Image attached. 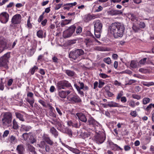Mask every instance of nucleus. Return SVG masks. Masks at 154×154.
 <instances>
[{
    "mask_svg": "<svg viewBox=\"0 0 154 154\" xmlns=\"http://www.w3.org/2000/svg\"><path fill=\"white\" fill-rule=\"evenodd\" d=\"M125 27L123 24L119 22L112 23L109 27L108 31L113 35L115 38L122 37Z\"/></svg>",
    "mask_w": 154,
    "mask_h": 154,
    "instance_id": "obj_1",
    "label": "nucleus"
},
{
    "mask_svg": "<svg viewBox=\"0 0 154 154\" xmlns=\"http://www.w3.org/2000/svg\"><path fill=\"white\" fill-rule=\"evenodd\" d=\"M0 120V126L4 128H6L12 125V115L10 112H3L1 115Z\"/></svg>",
    "mask_w": 154,
    "mask_h": 154,
    "instance_id": "obj_2",
    "label": "nucleus"
},
{
    "mask_svg": "<svg viewBox=\"0 0 154 154\" xmlns=\"http://www.w3.org/2000/svg\"><path fill=\"white\" fill-rule=\"evenodd\" d=\"M56 87L58 91L61 89H64L66 88L70 90H73L71 84L68 81L63 80L58 81L56 84Z\"/></svg>",
    "mask_w": 154,
    "mask_h": 154,
    "instance_id": "obj_3",
    "label": "nucleus"
},
{
    "mask_svg": "<svg viewBox=\"0 0 154 154\" xmlns=\"http://www.w3.org/2000/svg\"><path fill=\"white\" fill-rule=\"evenodd\" d=\"M10 52H8L5 54L0 58V66L3 67L5 69H8V60L10 57Z\"/></svg>",
    "mask_w": 154,
    "mask_h": 154,
    "instance_id": "obj_4",
    "label": "nucleus"
},
{
    "mask_svg": "<svg viewBox=\"0 0 154 154\" xmlns=\"http://www.w3.org/2000/svg\"><path fill=\"white\" fill-rule=\"evenodd\" d=\"M76 28V24H75L71 26L68 29L63 32V36L64 38H67L71 36L74 33L75 35H76L75 31Z\"/></svg>",
    "mask_w": 154,
    "mask_h": 154,
    "instance_id": "obj_5",
    "label": "nucleus"
},
{
    "mask_svg": "<svg viewBox=\"0 0 154 154\" xmlns=\"http://www.w3.org/2000/svg\"><path fill=\"white\" fill-rule=\"evenodd\" d=\"M84 53V51L81 49H77L74 51H71L69 54L70 58H72L74 60L76 59L79 60V57L83 55Z\"/></svg>",
    "mask_w": 154,
    "mask_h": 154,
    "instance_id": "obj_6",
    "label": "nucleus"
},
{
    "mask_svg": "<svg viewBox=\"0 0 154 154\" xmlns=\"http://www.w3.org/2000/svg\"><path fill=\"white\" fill-rule=\"evenodd\" d=\"M67 99L71 103H78L82 102L81 98L75 93L70 94L67 96Z\"/></svg>",
    "mask_w": 154,
    "mask_h": 154,
    "instance_id": "obj_7",
    "label": "nucleus"
},
{
    "mask_svg": "<svg viewBox=\"0 0 154 154\" xmlns=\"http://www.w3.org/2000/svg\"><path fill=\"white\" fill-rule=\"evenodd\" d=\"M106 138L105 134L102 132L95 135L94 140L97 143L100 144L104 142L106 139Z\"/></svg>",
    "mask_w": 154,
    "mask_h": 154,
    "instance_id": "obj_8",
    "label": "nucleus"
},
{
    "mask_svg": "<svg viewBox=\"0 0 154 154\" xmlns=\"http://www.w3.org/2000/svg\"><path fill=\"white\" fill-rule=\"evenodd\" d=\"M11 45L10 44H7L5 39L3 37H0V53L3 51V48L7 49L9 50L12 49H10L9 48H11Z\"/></svg>",
    "mask_w": 154,
    "mask_h": 154,
    "instance_id": "obj_9",
    "label": "nucleus"
},
{
    "mask_svg": "<svg viewBox=\"0 0 154 154\" xmlns=\"http://www.w3.org/2000/svg\"><path fill=\"white\" fill-rule=\"evenodd\" d=\"M9 15L6 12H3L0 14V21L3 23L5 24L8 21Z\"/></svg>",
    "mask_w": 154,
    "mask_h": 154,
    "instance_id": "obj_10",
    "label": "nucleus"
},
{
    "mask_svg": "<svg viewBox=\"0 0 154 154\" xmlns=\"http://www.w3.org/2000/svg\"><path fill=\"white\" fill-rule=\"evenodd\" d=\"M21 16L20 14H16L14 15L11 20L12 23L14 24H17L20 23L21 21Z\"/></svg>",
    "mask_w": 154,
    "mask_h": 154,
    "instance_id": "obj_11",
    "label": "nucleus"
},
{
    "mask_svg": "<svg viewBox=\"0 0 154 154\" xmlns=\"http://www.w3.org/2000/svg\"><path fill=\"white\" fill-rule=\"evenodd\" d=\"M98 15L96 14H92L91 15L88 14L85 15L83 17V19L85 22H88L91 20L94 19L95 18L98 17Z\"/></svg>",
    "mask_w": 154,
    "mask_h": 154,
    "instance_id": "obj_12",
    "label": "nucleus"
},
{
    "mask_svg": "<svg viewBox=\"0 0 154 154\" xmlns=\"http://www.w3.org/2000/svg\"><path fill=\"white\" fill-rule=\"evenodd\" d=\"M76 115L80 121L84 123L87 122V119L84 114L82 112H77Z\"/></svg>",
    "mask_w": 154,
    "mask_h": 154,
    "instance_id": "obj_13",
    "label": "nucleus"
},
{
    "mask_svg": "<svg viewBox=\"0 0 154 154\" xmlns=\"http://www.w3.org/2000/svg\"><path fill=\"white\" fill-rule=\"evenodd\" d=\"M87 121L88 125H92L94 127L98 126V125L99 124V123L91 116L88 118Z\"/></svg>",
    "mask_w": 154,
    "mask_h": 154,
    "instance_id": "obj_14",
    "label": "nucleus"
},
{
    "mask_svg": "<svg viewBox=\"0 0 154 154\" xmlns=\"http://www.w3.org/2000/svg\"><path fill=\"white\" fill-rule=\"evenodd\" d=\"M94 22V31H100L102 27V24L99 20H97Z\"/></svg>",
    "mask_w": 154,
    "mask_h": 154,
    "instance_id": "obj_15",
    "label": "nucleus"
},
{
    "mask_svg": "<svg viewBox=\"0 0 154 154\" xmlns=\"http://www.w3.org/2000/svg\"><path fill=\"white\" fill-rule=\"evenodd\" d=\"M109 144L112 149L114 151H119V150H123V149L121 148L117 144H114L111 141L109 142Z\"/></svg>",
    "mask_w": 154,
    "mask_h": 154,
    "instance_id": "obj_16",
    "label": "nucleus"
},
{
    "mask_svg": "<svg viewBox=\"0 0 154 154\" xmlns=\"http://www.w3.org/2000/svg\"><path fill=\"white\" fill-rule=\"evenodd\" d=\"M84 42L87 47H90L94 45V39L92 38H87L84 40Z\"/></svg>",
    "mask_w": 154,
    "mask_h": 154,
    "instance_id": "obj_17",
    "label": "nucleus"
},
{
    "mask_svg": "<svg viewBox=\"0 0 154 154\" xmlns=\"http://www.w3.org/2000/svg\"><path fill=\"white\" fill-rule=\"evenodd\" d=\"M16 150L18 154H24L25 148L24 146L22 144L17 145Z\"/></svg>",
    "mask_w": 154,
    "mask_h": 154,
    "instance_id": "obj_18",
    "label": "nucleus"
},
{
    "mask_svg": "<svg viewBox=\"0 0 154 154\" xmlns=\"http://www.w3.org/2000/svg\"><path fill=\"white\" fill-rule=\"evenodd\" d=\"M42 139L44 141L50 145H52L53 144V142L51 139L48 135L45 134H43L42 136Z\"/></svg>",
    "mask_w": 154,
    "mask_h": 154,
    "instance_id": "obj_19",
    "label": "nucleus"
},
{
    "mask_svg": "<svg viewBox=\"0 0 154 154\" xmlns=\"http://www.w3.org/2000/svg\"><path fill=\"white\" fill-rule=\"evenodd\" d=\"M62 144L64 146L68 148L69 150L72 152L76 154H79L80 153V151L78 149L76 148H74L70 147L68 145L63 143H62Z\"/></svg>",
    "mask_w": 154,
    "mask_h": 154,
    "instance_id": "obj_20",
    "label": "nucleus"
},
{
    "mask_svg": "<svg viewBox=\"0 0 154 154\" xmlns=\"http://www.w3.org/2000/svg\"><path fill=\"white\" fill-rule=\"evenodd\" d=\"M107 106L109 107H117L120 108H123L125 107V106H123L121 105H120L119 103H116L114 101H111L108 102Z\"/></svg>",
    "mask_w": 154,
    "mask_h": 154,
    "instance_id": "obj_21",
    "label": "nucleus"
},
{
    "mask_svg": "<svg viewBox=\"0 0 154 154\" xmlns=\"http://www.w3.org/2000/svg\"><path fill=\"white\" fill-rule=\"evenodd\" d=\"M50 132L55 137L57 138L58 135V132L54 127H52L49 130Z\"/></svg>",
    "mask_w": 154,
    "mask_h": 154,
    "instance_id": "obj_22",
    "label": "nucleus"
},
{
    "mask_svg": "<svg viewBox=\"0 0 154 154\" xmlns=\"http://www.w3.org/2000/svg\"><path fill=\"white\" fill-rule=\"evenodd\" d=\"M31 128V127L29 125H22L20 128V131H29Z\"/></svg>",
    "mask_w": 154,
    "mask_h": 154,
    "instance_id": "obj_23",
    "label": "nucleus"
},
{
    "mask_svg": "<svg viewBox=\"0 0 154 154\" xmlns=\"http://www.w3.org/2000/svg\"><path fill=\"white\" fill-rule=\"evenodd\" d=\"M27 149L28 151L30 152L32 154H37L35 148L32 146L30 144L28 145Z\"/></svg>",
    "mask_w": 154,
    "mask_h": 154,
    "instance_id": "obj_24",
    "label": "nucleus"
},
{
    "mask_svg": "<svg viewBox=\"0 0 154 154\" xmlns=\"http://www.w3.org/2000/svg\"><path fill=\"white\" fill-rule=\"evenodd\" d=\"M64 72L68 76L70 77H73L75 74V72L69 69H65Z\"/></svg>",
    "mask_w": 154,
    "mask_h": 154,
    "instance_id": "obj_25",
    "label": "nucleus"
},
{
    "mask_svg": "<svg viewBox=\"0 0 154 154\" xmlns=\"http://www.w3.org/2000/svg\"><path fill=\"white\" fill-rule=\"evenodd\" d=\"M49 109L50 110L49 114L50 116L54 118H56V115L55 113H54V108L51 106L49 105Z\"/></svg>",
    "mask_w": 154,
    "mask_h": 154,
    "instance_id": "obj_26",
    "label": "nucleus"
},
{
    "mask_svg": "<svg viewBox=\"0 0 154 154\" xmlns=\"http://www.w3.org/2000/svg\"><path fill=\"white\" fill-rule=\"evenodd\" d=\"M43 33L44 32L43 31L40 29L37 32L36 35L38 38H42L44 37H45L46 32H45L44 33V35Z\"/></svg>",
    "mask_w": 154,
    "mask_h": 154,
    "instance_id": "obj_27",
    "label": "nucleus"
},
{
    "mask_svg": "<svg viewBox=\"0 0 154 154\" xmlns=\"http://www.w3.org/2000/svg\"><path fill=\"white\" fill-rule=\"evenodd\" d=\"M74 86L76 89L78 94L80 95L81 97L84 96V93L81 90V89H82L79 88V86L76 83H75L74 84Z\"/></svg>",
    "mask_w": 154,
    "mask_h": 154,
    "instance_id": "obj_28",
    "label": "nucleus"
},
{
    "mask_svg": "<svg viewBox=\"0 0 154 154\" xmlns=\"http://www.w3.org/2000/svg\"><path fill=\"white\" fill-rule=\"evenodd\" d=\"M109 14L113 16L121 14L122 12L119 11L118 10H110L108 12Z\"/></svg>",
    "mask_w": 154,
    "mask_h": 154,
    "instance_id": "obj_29",
    "label": "nucleus"
},
{
    "mask_svg": "<svg viewBox=\"0 0 154 154\" xmlns=\"http://www.w3.org/2000/svg\"><path fill=\"white\" fill-rule=\"evenodd\" d=\"M15 114L16 118L20 121L22 122H24L25 121L24 116L23 115L18 112H15Z\"/></svg>",
    "mask_w": 154,
    "mask_h": 154,
    "instance_id": "obj_30",
    "label": "nucleus"
},
{
    "mask_svg": "<svg viewBox=\"0 0 154 154\" xmlns=\"http://www.w3.org/2000/svg\"><path fill=\"white\" fill-rule=\"evenodd\" d=\"M12 122L13 125L12 128L13 129L15 130H17L19 128V126L18 122L16 119H14L12 121Z\"/></svg>",
    "mask_w": 154,
    "mask_h": 154,
    "instance_id": "obj_31",
    "label": "nucleus"
},
{
    "mask_svg": "<svg viewBox=\"0 0 154 154\" xmlns=\"http://www.w3.org/2000/svg\"><path fill=\"white\" fill-rule=\"evenodd\" d=\"M58 96L62 98H65L66 97L65 91L60 90L58 91Z\"/></svg>",
    "mask_w": 154,
    "mask_h": 154,
    "instance_id": "obj_32",
    "label": "nucleus"
},
{
    "mask_svg": "<svg viewBox=\"0 0 154 154\" xmlns=\"http://www.w3.org/2000/svg\"><path fill=\"white\" fill-rule=\"evenodd\" d=\"M26 101L28 102L32 107H33V104L34 103V98L27 97L26 98Z\"/></svg>",
    "mask_w": 154,
    "mask_h": 154,
    "instance_id": "obj_33",
    "label": "nucleus"
},
{
    "mask_svg": "<svg viewBox=\"0 0 154 154\" xmlns=\"http://www.w3.org/2000/svg\"><path fill=\"white\" fill-rule=\"evenodd\" d=\"M81 135L83 139H85L90 136V133L88 131L82 132Z\"/></svg>",
    "mask_w": 154,
    "mask_h": 154,
    "instance_id": "obj_34",
    "label": "nucleus"
},
{
    "mask_svg": "<svg viewBox=\"0 0 154 154\" xmlns=\"http://www.w3.org/2000/svg\"><path fill=\"white\" fill-rule=\"evenodd\" d=\"M94 50L101 51H106V50L103 47L96 46L94 48Z\"/></svg>",
    "mask_w": 154,
    "mask_h": 154,
    "instance_id": "obj_35",
    "label": "nucleus"
},
{
    "mask_svg": "<svg viewBox=\"0 0 154 154\" xmlns=\"http://www.w3.org/2000/svg\"><path fill=\"white\" fill-rule=\"evenodd\" d=\"M38 69V67L36 66H34L33 67L30 69L29 72L32 75H33L34 74L35 72Z\"/></svg>",
    "mask_w": 154,
    "mask_h": 154,
    "instance_id": "obj_36",
    "label": "nucleus"
},
{
    "mask_svg": "<svg viewBox=\"0 0 154 154\" xmlns=\"http://www.w3.org/2000/svg\"><path fill=\"white\" fill-rule=\"evenodd\" d=\"M37 145L41 149H45L46 144L44 141H42L40 142L39 144H38Z\"/></svg>",
    "mask_w": 154,
    "mask_h": 154,
    "instance_id": "obj_37",
    "label": "nucleus"
},
{
    "mask_svg": "<svg viewBox=\"0 0 154 154\" xmlns=\"http://www.w3.org/2000/svg\"><path fill=\"white\" fill-rule=\"evenodd\" d=\"M137 63L135 60L131 61L130 63V66L133 68H137Z\"/></svg>",
    "mask_w": 154,
    "mask_h": 154,
    "instance_id": "obj_38",
    "label": "nucleus"
},
{
    "mask_svg": "<svg viewBox=\"0 0 154 154\" xmlns=\"http://www.w3.org/2000/svg\"><path fill=\"white\" fill-rule=\"evenodd\" d=\"M76 35H79L82 32V28L80 26H79L77 27L76 26Z\"/></svg>",
    "mask_w": 154,
    "mask_h": 154,
    "instance_id": "obj_39",
    "label": "nucleus"
},
{
    "mask_svg": "<svg viewBox=\"0 0 154 154\" xmlns=\"http://www.w3.org/2000/svg\"><path fill=\"white\" fill-rule=\"evenodd\" d=\"M150 99L148 97H145L142 100V103L144 105H146L149 103Z\"/></svg>",
    "mask_w": 154,
    "mask_h": 154,
    "instance_id": "obj_40",
    "label": "nucleus"
},
{
    "mask_svg": "<svg viewBox=\"0 0 154 154\" xmlns=\"http://www.w3.org/2000/svg\"><path fill=\"white\" fill-rule=\"evenodd\" d=\"M143 84L144 86L149 87L151 86L154 85V82H143Z\"/></svg>",
    "mask_w": 154,
    "mask_h": 154,
    "instance_id": "obj_41",
    "label": "nucleus"
},
{
    "mask_svg": "<svg viewBox=\"0 0 154 154\" xmlns=\"http://www.w3.org/2000/svg\"><path fill=\"white\" fill-rule=\"evenodd\" d=\"M123 92L122 91H120L118 94L117 95L116 97V99L117 100H119L120 98L123 97Z\"/></svg>",
    "mask_w": 154,
    "mask_h": 154,
    "instance_id": "obj_42",
    "label": "nucleus"
},
{
    "mask_svg": "<svg viewBox=\"0 0 154 154\" xmlns=\"http://www.w3.org/2000/svg\"><path fill=\"white\" fill-rule=\"evenodd\" d=\"M103 61L108 64H110L111 63V59L109 57L104 58Z\"/></svg>",
    "mask_w": 154,
    "mask_h": 154,
    "instance_id": "obj_43",
    "label": "nucleus"
},
{
    "mask_svg": "<svg viewBox=\"0 0 154 154\" xmlns=\"http://www.w3.org/2000/svg\"><path fill=\"white\" fill-rule=\"evenodd\" d=\"M30 17H29L27 20V26L28 27L29 29H31L32 28V24L30 23Z\"/></svg>",
    "mask_w": 154,
    "mask_h": 154,
    "instance_id": "obj_44",
    "label": "nucleus"
},
{
    "mask_svg": "<svg viewBox=\"0 0 154 154\" xmlns=\"http://www.w3.org/2000/svg\"><path fill=\"white\" fill-rule=\"evenodd\" d=\"M65 132L69 136L71 137L72 135V133L71 129L69 128H66L65 130Z\"/></svg>",
    "mask_w": 154,
    "mask_h": 154,
    "instance_id": "obj_45",
    "label": "nucleus"
},
{
    "mask_svg": "<svg viewBox=\"0 0 154 154\" xmlns=\"http://www.w3.org/2000/svg\"><path fill=\"white\" fill-rule=\"evenodd\" d=\"M35 51V49L34 48H32L29 51V54L30 56H32Z\"/></svg>",
    "mask_w": 154,
    "mask_h": 154,
    "instance_id": "obj_46",
    "label": "nucleus"
},
{
    "mask_svg": "<svg viewBox=\"0 0 154 154\" xmlns=\"http://www.w3.org/2000/svg\"><path fill=\"white\" fill-rule=\"evenodd\" d=\"M29 140L30 143L32 144L36 143V140L35 139L34 137L32 136H30V138H29Z\"/></svg>",
    "mask_w": 154,
    "mask_h": 154,
    "instance_id": "obj_47",
    "label": "nucleus"
},
{
    "mask_svg": "<svg viewBox=\"0 0 154 154\" xmlns=\"http://www.w3.org/2000/svg\"><path fill=\"white\" fill-rule=\"evenodd\" d=\"M99 76L100 77L103 79H106L108 78L109 76L103 73H100L99 74Z\"/></svg>",
    "mask_w": 154,
    "mask_h": 154,
    "instance_id": "obj_48",
    "label": "nucleus"
},
{
    "mask_svg": "<svg viewBox=\"0 0 154 154\" xmlns=\"http://www.w3.org/2000/svg\"><path fill=\"white\" fill-rule=\"evenodd\" d=\"M152 107V103H150L146 108H145V107H143V108L147 111L148 112L151 110Z\"/></svg>",
    "mask_w": 154,
    "mask_h": 154,
    "instance_id": "obj_49",
    "label": "nucleus"
},
{
    "mask_svg": "<svg viewBox=\"0 0 154 154\" xmlns=\"http://www.w3.org/2000/svg\"><path fill=\"white\" fill-rule=\"evenodd\" d=\"M99 83L98 87L100 88H102L105 84L104 82L100 80L99 81Z\"/></svg>",
    "mask_w": 154,
    "mask_h": 154,
    "instance_id": "obj_50",
    "label": "nucleus"
},
{
    "mask_svg": "<svg viewBox=\"0 0 154 154\" xmlns=\"http://www.w3.org/2000/svg\"><path fill=\"white\" fill-rule=\"evenodd\" d=\"M132 96L133 98L137 100H139L141 98V96L137 94H132Z\"/></svg>",
    "mask_w": 154,
    "mask_h": 154,
    "instance_id": "obj_51",
    "label": "nucleus"
},
{
    "mask_svg": "<svg viewBox=\"0 0 154 154\" xmlns=\"http://www.w3.org/2000/svg\"><path fill=\"white\" fill-rule=\"evenodd\" d=\"M100 31H94V35L97 38H99L100 36Z\"/></svg>",
    "mask_w": 154,
    "mask_h": 154,
    "instance_id": "obj_52",
    "label": "nucleus"
},
{
    "mask_svg": "<svg viewBox=\"0 0 154 154\" xmlns=\"http://www.w3.org/2000/svg\"><path fill=\"white\" fill-rule=\"evenodd\" d=\"M2 79H1V80L0 81V90L2 91L4 90V83L2 82Z\"/></svg>",
    "mask_w": 154,
    "mask_h": 154,
    "instance_id": "obj_53",
    "label": "nucleus"
},
{
    "mask_svg": "<svg viewBox=\"0 0 154 154\" xmlns=\"http://www.w3.org/2000/svg\"><path fill=\"white\" fill-rule=\"evenodd\" d=\"M146 58H144L140 60L139 62L141 64H144L146 62Z\"/></svg>",
    "mask_w": 154,
    "mask_h": 154,
    "instance_id": "obj_54",
    "label": "nucleus"
},
{
    "mask_svg": "<svg viewBox=\"0 0 154 154\" xmlns=\"http://www.w3.org/2000/svg\"><path fill=\"white\" fill-rule=\"evenodd\" d=\"M79 84V88L80 89H84V83L82 82L79 81L78 82Z\"/></svg>",
    "mask_w": 154,
    "mask_h": 154,
    "instance_id": "obj_55",
    "label": "nucleus"
},
{
    "mask_svg": "<svg viewBox=\"0 0 154 154\" xmlns=\"http://www.w3.org/2000/svg\"><path fill=\"white\" fill-rule=\"evenodd\" d=\"M9 133V131L8 130H6L4 132L3 136L4 137H7Z\"/></svg>",
    "mask_w": 154,
    "mask_h": 154,
    "instance_id": "obj_56",
    "label": "nucleus"
},
{
    "mask_svg": "<svg viewBox=\"0 0 154 154\" xmlns=\"http://www.w3.org/2000/svg\"><path fill=\"white\" fill-rule=\"evenodd\" d=\"M85 34L87 36H91L92 37V38H93V36H94L90 31H86Z\"/></svg>",
    "mask_w": 154,
    "mask_h": 154,
    "instance_id": "obj_57",
    "label": "nucleus"
},
{
    "mask_svg": "<svg viewBox=\"0 0 154 154\" xmlns=\"http://www.w3.org/2000/svg\"><path fill=\"white\" fill-rule=\"evenodd\" d=\"M132 28L133 30L135 32H137L139 29V28L135 25H133Z\"/></svg>",
    "mask_w": 154,
    "mask_h": 154,
    "instance_id": "obj_58",
    "label": "nucleus"
},
{
    "mask_svg": "<svg viewBox=\"0 0 154 154\" xmlns=\"http://www.w3.org/2000/svg\"><path fill=\"white\" fill-rule=\"evenodd\" d=\"M139 25L140 27L141 28H144L146 26L145 23L142 22L140 23Z\"/></svg>",
    "mask_w": 154,
    "mask_h": 154,
    "instance_id": "obj_59",
    "label": "nucleus"
},
{
    "mask_svg": "<svg viewBox=\"0 0 154 154\" xmlns=\"http://www.w3.org/2000/svg\"><path fill=\"white\" fill-rule=\"evenodd\" d=\"M136 82V81L134 79H130V80L127 85H131L133 83H135Z\"/></svg>",
    "mask_w": 154,
    "mask_h": 154,
    "instance_id": "obj_60",
    "label": "nucleus"
},
{
    "mask_svg": "<svg viewBox=\"0 0 154 154\" xmlns=\"http://www.w3.org/2000/svg\"><path fill=\"white\" fill-rule=\"evenodd\" d=\"M130 115L131 116H132L134 117H135L137 116V112H136V111H132L131 112Z\"/></svg>",
    "mask_w": 154,
    "mask_h": 154,
    "instance_id": "obj_61",
    "label": "nucleus"
},
{
    "mask_svg": "<svg viewBox=\"0 0 154 154\" xmlns=\"http://www.w3.org/2000/svg\"><path fill=\"white\" fill-rule=\"evenodd\" d=\"M56 109L59 115L60 116H61L62 115V113L60 109L58 108L56 106Z\"/></svg>",
    "mask_w": 154,
    "mask_h": 154,
    "instance_id": "obj_62",
    "label": "nucleus"
},
{
    "mask_svg": "<svg viewBox=\"0 0 154 154\" xmlns=\"http://www.w3.org/2000/svg\"><path fill=\"white\" fill-rule=\"evenodd\" d=\"M129 105L131 107H134L135 106L134 102L133 101H131L130 103H129Z\"/></svg>",
    "mask_w": 154,
    "mask_h": 154,
    "instance_id": "obj_63",
    "label": "nucleus"
},
{
    "mask_svg": "<svg viewBox=\"0 0 154 154\" xmlns=\"http://www.w3.org/2000/svg\"><path fill=\"white\" fill-rule=\"evenodd\" d=\"M121 99V101L122 103H125L127 102V100L125 96H123Z\"/></svg>",
    "mask_w": 154,
    "mask_h": 154,
    "instance_id": "obj_64",
    "label": "nucleus"
}]
</instances>
